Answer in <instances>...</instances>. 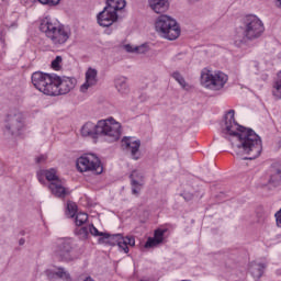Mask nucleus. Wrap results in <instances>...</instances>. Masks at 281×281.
<instances>
[{
  "label": "nucleus",
  "mask_w": 281,
  "mask_h": 281,
  "mask_svg": "<svg viewBox=\"0 0 281 281\" xmlns=\"http://www.w3.org/2000/svg\"><path fill=\"white\" fill-rule=\"evenodd\" d=\"M234 113V110H231L225 115L221 124L222 136L231 142L237 157L244 160L258 159L262 153V139L254 130L240 126Z\"/></svg>",
  "instance_id": "f257e3e1"
},
{
  "label": "nucleus",
  "mask_w": 281,
  "mask_h": 281,
  "mask_svg": "<svg viewBox=\"0 0 281 281\" xmlns=\"http://www.w3.org/2000/svg\"><path fill=\"white\" fill-rule=\"evenodd\" d=\"M40 31L45 34L53 47H65L71 38V29L49 15L40 20Z\"/></svg>",
  "instance_id": "f03ea898"
},
{
  "label": "nucleus",
  "mask_w": 281,
  "mask_h": 281,
  "mask_svg": "<svg viewBox=\"0 0 281 281\" xmlns=\"http://www.w3.org/2000/svg\"><path fill=\"white\" fill-rule=\"evenodd\" d=\"M229 77L221 70L203 68L200 75V85L210 91H221L227 85Z\"/></svg>",
  "instance_id": "7ed1b4c3"
},
{
  "label": "nucleus",
  "mask_w": 281,
  "mask_h": 281,
  "mask_svg": "<svg viewBox=\"0 0 281 281\" xmlns=\"http://www.w3.org/2000/svg\"><path fill=\"white\" fill-rule=\"evenodd\" d=\"M155 30L159 36L167 41H177V37L181 36V27L177 20L166 14H161L156 19Z\"/></svg>",
  "instance_id": "20e7f679"
},
{
  "label": "nucleus",
  "mask_w": 281,
  "mask_h": 281,
  "mask_svg": "<svg viewBox=\"0 0 281 281\" xmlns=\"http://www.w3.org/2000/svg\"><path fill=\"white\" fill-rule=\"evenodd\" d=\"M243 38L246 41H256L265 34V23L257 15H247L241 24Z\"/></svg>",
  "instance_id": "39448f33"
},
{
  "label": "nucleus",
  "mask_w": 281,
  "mask_h": 281,
  "mask_svg": "<svg viewBox=\"0 0 281 281\" xmlns=\"http://www.w3.org/2000/svg\"><path fill=\"white\" fill-rule=\"evenodd\" d=\"M99 137H103L105 142H117L122 137V124L113 117L98 121Z\"/></svg>",
  "instance_id": "423d86ee"
},
{
  "label": "nucleus",
  "mask_w": 281,
  "mask_h": 281,
  "mask_svg": "<svg viewBox=\"0 0 281 281\" xmlns=\"http://www.w3.org/2000/svg\"><path fill=\"white\" fill-rule=\"evenodd\" d=\"M77 169L79 172H92V175H102L104 167L95 154H85L77 159Z\"/></svg>",
  "instance_id": "0eeeda50"
},
{
  "label": "nucleus",
  "mask_w": 281,
  "mask_h": 281,
  "mask_svg": "<svg viewBox=\"0 0 281 281\" xmlns=\"http://www.w3.org/2000/svg\"><path fill=\"white\" fill-rule=\"evenodd\" d=\"M55 76L56 74L36 71L32 75V85L44 95H52Z\"/></svg>",
  "instance_id": "6e6552de"
},
{
  "label": "nucleus",
  "mask_w": 281,
  "mask_h": 281,
  "mask_svg": "<svg viewBox=\"0 0 281 281\" xmlns=\"http://www.w3.org/2000/svg\"><path fill=\"white\" fill-rule=\"evenodd\" d=\"M77 82L78 81L74 77H60L55 75V79L53 81V91L50 95H67L69 91L76 88Z\"/></svg>",
  "instance_id": "1a4fd4ad"
},
{
  "label": "nucleus",
  "mask_w": 281,
  "mask_h": 281,
  "mask_svg": "<svg viewBox=\"0 0 281 281\" xmlns=\"http://www.w3.org/2000/svg\"><path fill=\"white\" fill-rule=\"evenodd\" d=\"M55 256L59 258V260H63L64 262H71V260H76V255H74V243L71 241V239H60L58 241Z\"/></svg>",
  "instance_id": "9d476101"
},
{
  "label": "nucleus",
  "mask_w": 281,
  "mask_h": 281,
  "mask_svg": "<svg viewBox=\"0 0 281 281\" xmlns=\"http://www.w3.org/2000/svg\"><path fill=\"white\" fill-rule=\"evenodd\" d=\"M5 128L11 135H20L25 128V117L23 116V113L15 112L14 114H9Z\"/></svg>",
  "instance_id": "9b49d317"
},
{
  "label": "nucleus",
  "mask_w": 281,
  "mask_h": 281,
  "mask_svg": "<svg viewBox=\"0 0 281 281\" xmlns=\"http://www.w3.org/2000/svg\"><path fill=\"white\" fill-rule=\"evenodd\" d=\"M121 146L124 150H130L133 159H139L137 153H139V147L142 146V142L139 139L135 140L133 137L125 136L121 140Z\"/></svg>",
  "instance_id": "f8f14e48"
},
{
  "label": "nucleus",
  "mask_w": 281,
  "mask_h": 281,
  "mask_svg": "<svg viewBox=\"0 0 281 281\" xmlns=\"http://www.w3.org/2000/svg\"><path fill=\"white\" fill-rule=\"evenodd\" d=\"M97 20L101 27H111L117 21V13L104 7L103 11L98 14Z\"/></svg>",
  "instance_id": "ddd939ff"
},
{
  "label": "nucleus",
  "mask_w": 281,
  "mask_h": 281,
  "mask_svg": "<svg viewBox=\"0 0 281 281\" xmlns=\"http://www.w3.org/2000/svg\"><path fill=\"white\" fill-rule=\"evenodd\" d=\"M131 186H132V194L135 196H139V192H142V188H144V173L139 170H133L130 175Z\"/></svg>",
  "instance_id": "4468645a"
},
{
  "label": "nucleus",
  "mask_w": 281,
  "mask_h": 281,
  "mask_svg": "<svg viewBox=\"0 0 281 281\" xmlns=\"http://www.w3.org/2000/svg\"><path fill=\"white\" fill-rule=\"evenodd\" d=\"M48 190L50 191V194L57 199H65V196H68L69 194V189L65 187V181L60 179L48 183Z\"/></svg>",
  "instance_id": "2eb2a0df"
},
{
  "label": "nucleus",
  "mask_w": 281,
  "mask_h": 281,
  "mask_svg": "<svg viewBox=\"0 0 281 281\" xmlns=\"http://www.w3.org/2000/svg\"><path fill=\"white\" fill-rule=\"evenodd\" d=\"M95 85H98V70L95 68H88L86 71V81L80 87L81 93H87Z\"/></svg>",
  "instance_id": "dca6fc26"
},
{
  "label": "nucleus",
  "mask_w": 281,
  "mask_h": 281,
  "mask_svg": "<svg viewBox=\"0 0 281 281\" xmlns=\"http://www.w3.org/2000/svg\"><path fill=\"white\" fill-rule=\"evenodd\" d=\"M36 175H37V180L40 181V183H45V178H46V181L49 183H54L60 179V178H58V173H57L56 169H54V168L41 169L37 171Z\"/></svg>",
  "instance_id": "f3484780"
},
{
  "label": "nucleus",
  "mask_w": 281,
  "mask_h": 281,
  "mask_svg": "<svg viewBox=\"0 0 281 281\" xmlns=\"http://www.w3.org/2000/svg\"><path fill=\"white\" fill-rule=\"evenodd\" d=\"M81 135L82 137H92V139H98L100 137V132L98 130V123L87 122L81 127Z\"/></svg>",
  "instance_id": "a211bd4d"
},
{
  "label": "nucleus",
  "mask_w": 281,
  "mask_h": 281,
  "mask_svg": "<svg viewBox=\"0 0 281 281\" xmlns=\"http://www.w3.org/2000/svg\"><path fill=\"white\" fill-rule=\"evenodd\" d=\"M114 87L116 91L121 93V95H128L131 93V87L128 86V78L125 76H117L114 79Z\"/></svg>",
  "instance_id": "6ab92c4d"
},
{
  "label": "nucleus",
  "mask_w": 281,
  "mask_h": 281,
  "mask_svg": "<svg viewBox=\"0 0 281 281\" xmlns=\"http://www.w3.org/2000/svg\"><path fill=\"white\" fill-rule=\"evenodd\" d=\"M117 247L121 249V251H124V254H128V245L130 247H135V237L133 236H126L122 237V235H115Z\"/></svg>",
  "instance_id": "aec40b11"
},
{
  "label": "nucleus",
  "mask_w": 281,
  "mask_h": 281,
  "mask_svg": "<svg viewBox=\"0 0 281 281\" xmlns=\"http://www.w3.org/2000/svg\"><path fill=\"white\" fill-rule=\"evenodd\" d=\"M149 8L156 12V14H164L168 12L170 8V2L168 0H148Z\"/></svg>",
  "instance_id": "412c9836"
},
{
  "label": "nucleus",
  "mask_w": 281,
  "mask_h": 281,
  "mask_svg": "<svg viewBox=\"0 0 281 281\" xmlns=\"http://www.w3.org/2000/svg\"><path fill=\"white\" fill-rule=\"evenodd\" d=\"M280 183H281V166L278 164H274L270 167L269 184L276 188L280 186Z\"/></svg>",
  "instance_id": "4be33fe9"
},
{
  "label": "nucleus",
  "mask_w": 281,
  "mask_h": 281,
  "mask_svg": "<svg viewBox=\"0 0 281 281\" xmlns=\"http://www.w3.org/2000/svg\"><path fill=\"white\" fill-rule=\"evenodd\" d=\"M105 8L110 9L114 14L126 8V0H106Z\"/></svg>",
  "instance_id": "5701e85b"
},
{
  "label": "nucleus",
  "mask_w": 281,
  "mask_h": 281,
  "mask_svg": "<svg viewBox=\"0 0 281 281\" xmlns=\"http://www.w3.org/2000/svg\"><path fill=\"white\" fill-rule=\"evenodd\" d=\"M265 269H267L265 263L251 262L250 265V273L255 280H260V277L265 274Z\"/></svg>",
  "instance_id": "b1692460"
},
{
  "label": "nucleus",
  "mask_w": 281,
  "mask_h": 281,
  "mask_svg": "<svg viewBox=\"0 0 281 281\" xmlns=\"http://www.w3.org/2000/svg\"><path fill=\"white\" fill-rule=\"evenodd\" d=\"M123 47L128 54H146V52H148V45L146 44H143L140 46H133L131 44H126Z\"/></svg>",
  "instance_id": "393cba45"
},
{
  "label": "nucleus",
  "mask_w": 281,
  "mask_h": 281,
  "mask_svg": "<svg viewBox=\"0 0 281 281\" xmlns=\"http://www.w3.org/2000/svg\"><path fill=\"white\" fill-rule=\"evenodd\" d=\"M56 278L64 281H71V274L63 267L56 268Z\"/></svg>",
  "instance_id": "a878e982"
},
{
  "label": "nucleus",
  "mask_w": 281,
  "mask_h": 281,
  "mask_svg": "<svg viewBox=\"0 0 281 281\" xmlns=\"http://www.w3.org/2000/svg\"><path fill=\"white\" fill-rule=\"evenodd\" d=\"M87 221H89V215L87 213H77L76 214L75 224L77 225V227H82V225H85V223H87Z\"/></svg>",
  "instance_id": "bb28decb"
},
{
  "label": "nucleus",
  "mask_w": 281,
  "mask_h": 281,
  "mask_svg": "<svg viewBox=\"0 0 281 281\" xmlns=\"http://www.w3.org/2000/svg\"><path fill=\"white\" fill-rule=\"evenodd\" d=\"M76 234L81 238V240H87L89 238V226H83L81 228H76Z\"/></svg>",
  "instance_id": "cd10ccee"
},
{
  "label": "nucleus",
  "mask_w": 281,
  "mask_h": 281,
  "mask_svg": "<svg viewBox=\"0 0 281 281\" xmlns=\"http://www.w3.org/2000/svg\"><path fill=\"white\" fill-rule=\"evenodd\" d=\"M88 232L89 234H91L92 236H102V238H109L110 235L106 233H102L100 231H98V228H95V226H93V224H90L88 226Z\"/></svg>",
  "instance_id": "c85d7f7f"
},
{
  "label": "nucleus",
  "mask_w": 281,
  "mask_h": 281,
  "mask_svg": "<svg viewBox=\"0 0 281 281\" xmlns=\"http://www.w3.org/2000/svg\"><path fill=\"white\" fill-rule=\"evenodd\" d=\"M50 67L55 71H60V69H63V56H56V58L52 61Z\"/></svg>",
  "instance_id": "c756f323"
},
{
  "label": "nucleus",
  "mask_w": 281,
  "mask_h": 281,
  "mask_svg": "<svg viewBox=\"0 0 281 281\" xmlns=\"http://www.w3.org/2000/svg\"><path fill=\"white\" fill-rule=\"evenodd\" d=\"M172 78L182 87V89H186L188 87V83L186 82V79L179 71H176L172 74Z\"/></svg>",
  "instance_id": "7c9ffc66"
},
{
  "label": "nucleus",
  "mask_w": 281,
  "mask_h": 281,
  "mask_svg": "<svg viewBox=\"0 0 281 281\" xmlns=\"http://www.w3.org/2000/svg\"><path fill=\"white\" fill-rule=\"evenodd\" d=\"M159 245H161V243L159 241V239H156L155 237H149V238L147 239V241L145 243V248H146V249H150V248L157 247V246H159Z\"/></svg>",
  "instance_id": "2f4dec72"
},
{
  "label": "nucleus",
  "mask_w": 281,
  "mask_h": 281,
  "mask_svg": "<svg viewBox=\"0 0 281 281\" xmlns=\"http://www.w3.org/2000/svg\"><path fill=\"white\" fill-rule=\"evenodd\" d=\"M272 95L276 98V100H281V85L274 83L272 86Z\"/></svg>",
  "instance_id": "473e14b6"
},
{
  "label": "nucleus",
  "mask_w": 281,
  "mask_h": 281,
  "mask_svg": "<svg viewBox=\"0 0 281 281\" xmlns=\"http://www.w3.org/2000/svg\"><path fill=\"white\" fill-rule=\"evenodd\" d=\"M67 210L68 216H70V218H74V216H76V213L78 212V205H76V203H68Z\"/></svg>",
  "instance_id": "72a5a7b5"
},
{
  "label": "nucleus",
  "mask_w": 281,
  "mask_h": 281,
  "mask_svg": "<svg viewBox=\"0 0 281 281\" xmlns=\"http://www.w3.org/2000/svg\"><path fill=\"white\" fill-rule=\"evenodd\" d=\"M166 232H167L166 229H161V228L156 229L154 233V238L156 240H159L160 244L164 243V236Z\"/></svg>",
  "instance_id": "f704fd0d"
},
{
  "label": "nucleus",
  "mask_w": 281,
  "mask_h": 281,
  "mask_svg": "<svg viewBox=\"0 0 281 281\" xmlns=\"http://www.w3.org/2000/svg\"><path fill=\"white\" fill-rule=\"evenodd\" d=\"M38 3H42V5H58L60 3V0H38Z\"/></svg>",
  "instance_id": "c9c22d12"
},
{
  "label": "nucleus",
  "mask_w": 281,
  "mask_h": 281,
  "mask_svg": "<svg viewBox=\"0 0 281 281\" xmlns=\"http://www.w3.org/2000/svg\"><path fill=\"white\" fill-rule=\"evenodd\" d=\"M45 276H46V278H48V280L56 279V268L54 270H52V269L45 270Z\"/></svg>",
  "instance_id": "e433bc0d"
},
{
  "label": "nucleus",
  "mask_w": 281,
  "mask_h": 281,
  "mask_svg": "<svg viewBox=\"0 0 281 281\" xmlns=\"http://www.w3.org/2000/svg\"><path fill=\"white\" fill-rule=\"evenodd\" d=\"M36 164H45L47 161V155H40L35 158Z\"/></svg>",
  "instance_id": "4c0bfd02"
},
{
  "label": "nucleus",
  "mask_w": 281,
  "mask_h": 281,
  "mask_svg": "<svg viewBox=\"0 0 281 281\" xmlns=\"http://www.w3.org/2000/svg\"><path fill=\"white\" fill-rule=\"evenodd\" d=\"M276 85H281V70L277 74Z\"/></svg>",
  "instance_id": "58836bf2"
},
{
  "label": "nucleus",
  "mask_w": 281,
  "mask_h": 281,
  "mask_svg": "<svg viewBox=\"0 0 281 281\" xmlns=\"http://www.w3.org/2000/svg\"><path fill=\"white\" fill-rule=\"evenodd\" d=\"M19 245H20V246L25 245V238H20V239H19Z\"/></svg>",
  "instance_id": "ea45409f"
},
{
  "label": "nucleus",
  "mask_w": 281,
  "mask_h": 281,
  "mask_svg": "<svg viewBox=\"0 0 281 281\" xmlns=\"http://www.w3.org/2000/svg\"><path fill=\"white\" fill-rule=\"evenodd\" d=\"M181 56H183V55H177V56L175 57V60H181Z\"/></svg>",
  "instance_id": "a19ab883"
},
{
  "label": "nucleus",
  "mask_w": 281,
  "mask_h": 281,
  "mask_svg": "<svg viewBox=\"0 0 281 281\" xmlns=\"http://www.w3.org/2000/svg\"><path fill=\"white\" fill-rule=\"evenodd\" d=\"M83 281H94L91 277L86 278Z\"/></svg>",
  "instance_id": "79ce46f5"
},
{
  "label": "nucleus",
  "mask_w": 281,
  "mask_h": 281,
  "mask_svg": "<svg viewBox=\"0 0 281 281\" xmlns=\"http://www.w3.org/2000/svg\"><path fill=\"white\" fill-rule=\"evenodd\" d=\"M139 281H150V279H140Z\"/></svg>",
  "instance_id": "37998d69"
},
{
  "label": "nucleus",
  "mask_w": 281,
  "mask_h": 281,
  "mask_svg": "<svg viewBox=\"0 0 281 281\" xmlns=\"http://www.w3.org/2000/svg\"><path fill=\"white\" fill-rule=\"evenodd\" d=\"M237 41H239V43H243V40H237Z\"/></svg>",
  "instance_id": "c03bdc74"
}]
</instances>
